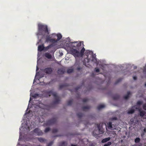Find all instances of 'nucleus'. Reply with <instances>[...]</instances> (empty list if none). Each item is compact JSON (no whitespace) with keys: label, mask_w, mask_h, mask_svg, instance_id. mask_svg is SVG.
I'll return each instance as SVG.
<instances>
[{"label":"nucleus","mask_w":146,"mask_h":146,"mask_svg":"<svg viewBox=\"0 0 146 146\" xmlns=\"http://www.w3.org/2000/svg\"><path fill=\"white\" fill-rule=\"evenodd\" d=\"M90 107L89 106H84L82 107V109L83 110L85 111L86 110L89 109Z\"/></svg>","instance_id":"nucleus-24"},{"label":"nucleus","mask_w":146,"mask_h":146,"mask_svg":"<svg viewBox=\"0 0 146 146\" xmlns=\"http://www.w3.org/2000/svg\"><path fill=\"white\" fill-rule=\"evenodd\" d=\"M48 50V49H47V48H46V47H44V50L47 51Z\"/></svg>","instance_id":"nucleus-46"},{"label":"nucleus","mask_w":146,"mask_h":146,"mask_svg":"<svg viewBox=\"0 0 146 146\" xmlns=\"http://www.w3.org/2000/svg\"><path fill=\"white\" fill-rule=\"evenodd\" d=\"M86 55L88 56V53H87L86 54ZM91 58H88L89 56H88L87 57V58H85L84 59V61L85 62H86L88 63L90 62V61H91L92 62H96L97 61L96 59V58L93 56L92 55H91Z\"/></svg>","instance_id":"nucleus-4"},{"label":"nucleus","mask_w":146,"mask_h":146,"mask_svg":"<svg viewBox=\"0 0 146 146\" xmlns=\"http://www.w3.org/2000/svg\"><path fill=\"white\" fill-rule=\"evenodd\" d=\"M65 70L63 68H61L58 69L57 71L58 73L60 74H64L65 72Z\"/></svg>","instance_id":"nucleus-11"},{"label":"nucleus","mask_w":146,"mask_h":146,"mask_svg":"<svg viewBox=\"0 0 146 146\" xmlns=\"http://www.w3.org/2000/svg\"><path fill=\"white\" fill-rule=\"evenodd\" d=\"M143 107L144 110H146V103L143 104Z\"/></svg>","instance_id":"nucleus-41"},{"label":"nucleus","mask_w":146,"mask_h":146,"mask_svg":"<svg viewBox=\"0 0 146 146\" xmlns=\"http://www.w3.org/2000/svg\"><path fill=\"white\" fill-rule=\"evenodd\" d=\"M69 86L67 84H63L60 85L59 86V89H61L62 88H64L65 87H67Z\"/></svg>","instance_id":"nucleus-14"},{"label":"nucleus","mask_w":146,"mask_h":146,"mask_svg":"<svg viewBox=\"0 0 146 146\" xmlns=\"http://www.w3.org/2000/svg\"><path fill=\"white\" fill-rule=\"evenodd\" d=\"M70 53L72 54L75 57H82L84 55H82L80 54V51L79 52L76 49L72 48L70 50Z\"/></svg>","instance_id":"nucleus-3"},{"label":"nucleus","mask_w":146,"mask_h":146,"mask_svg":"<svg viewBox=\"0 0 146 146\" xmlns=\"http://www.w3.org/2000/svg\"><path fill=\"white\" fill-rule=\"evenodd\" d=\"M61 135H56V137H58V136H61Z\"/></svg>","instance_id":"nucleus-57"},{"label":"nucleus","mask_w":146,"mask_h":146,"mask_svg":"<svg viewBox=\"0 0 146 146\" xmlns=\"http://www.w3.org/2000/svg\"><path fill=\"white\" fill-rule=\"evenodd\" d=\"M53 45L52 44H50L48 46H47L46 47V48H47V49L48 50L50 48H51L53 46Z\"/></svg>","instance_id":"nucleus-36"},{"label":"nucleus","mask_w":146,"mask_h":146,"mask_svg":"<svg viewBox=\"0 0 146 146\" xmlns=\"http://www.w3.org/2000/svg\"><path fill=\"white\" fill-rule=\"evenodd\" d=\"M69 90L71 92H72L73 91L72 89H72H70V90Z\"/></svg>","instance_id":"nucleus-51"},{"label":"nucleus","mask_w":146,"mask_h":146,"mask_svg":"<svg viewBox=\"0 0 146 146\" xmlns=\"http://www.w3.org/2000/svg\"><path fill=\"white\" fill-rule=\"evenodd\" d=\"M50 42L54 43L57 42V41L56 40H55L54 39L51 38Z\"/></svg>","instance_id":"nucleus-30"},{"label":"nucleus","mask_w":146,"mask_h":146,"mask_svg":"<svg viewBox=\"0 0 146 146\" xmlns=\"http://www.w3.org/2000/svg\"><path fill=\"white\" fill-rule=\"evenodd\" d=\"M108 127V129H115V127L116 124H112V122H110L107 124Z\"/></svg>","instance_id":"nucleus-9"},{"label":"nucleus","mask_w":146,"mask_h":146,"mask_svg":"<svg viewBox=\"0 0 146 146\" xmlns=\"http://www.w3.org/2000/svg\"><path fill=\"white\" fill-rule=\"evenodd\" d=\"M49 32L48 30L47 25L39 24L38 25V32L37 35H42L44 36L46 35H48Z\"/></svg>","instance_id":"nucleus-1"},{"label":"nucleus","mask_w":146,"mask_h":146,"mask_svg":"<svg viewBox=\"0 0 146 146\" xmlns=\"http://www.w3.org/2000/svg\"><path fill=\"white\" fill-rule=\"evenodd\" d=\"M105 106L104 105H99L97 107V109L98 110H100L102 108H104Z\"/></svg>","instance_id":"nucleus-22"},{"label":"nucleus","mask_w":146,"mask_h":146,"mask_svg":"<svg viewBox=\"0 0 146 146\" xmlns=\"http://www.w3.org/2000/svg\"><path fill=\"white\" fill-rule=\"evenodd\" d=\"M140 141V139L139 137H136L135 140V142L136 143H139Z\"/></svg>","instance_id":"nucleus-27"},{"label":"nucleus","mask_w":146,"mask_h":146,"mask_svg":"<svg viewBox=\"0 0 146 146\" xmlns=\"http://www.w3.org/2000/svg\"><path fill=\"white\" fill-rule=\"evenodd\" d=\"M110 139V137H108V138H106L103 139L102 141V143H104L107 142L109 141Z\"/></svg>","instance_id":"nucleus-18"},{"label":"nucleus","mask_w":146,"mask_h":146,"mask_svg":"<svg viewBox=\"0 0 146 146\" xmlns=\"http://www.w3.org/2000/svg\"><path fill=\"white\" fill-rule=\"evenodd\" d=\"M122 80V78H119V79L117 81L115 82V84H116L119 82H121Z\"/></svg>","instance_id":"nucleus-39"},{"label":"nucleus","mask_w":146,"mask_h":146,"mask_svg":"<svg viewBox=\"0 0 146 146\" xmlns=\"http://www.w3.org/2000/svg\"><path fill=\"white\" fill-rule=\"evenodd\" d=\"M135 111V110L134 109H131L130 110H129L128 112L127 113L128 114H132Z\"/></svg>","instance_id":"nucleus-28"},{"label":"nucleus","mask_w":146,"mask_h":146,"mask_svg":"<svg viewBox=\"0 0 146 146\" xmlns=\"http://www.w3.org/2000/svg\"><path fill=\"white\" fill-rule=\"evenodd\" d=\"M88 124V123H87V124Z\"/></svg>","instance_id":"nucleus-60"},{"label":"nucleus","mask_w":146,"mask_h":146,"mask_svg":"<svg viewBox=\"0 0 146 146\" xmlns=\"http://www.w3.org/2000/svg\"><path fill=\"white\" fill-rule=\"evenodd\" d=\"M58 131V130L56 129H54L52 130V133H54L57 132Z\"/></svg>","instance_id":"nucleus-33"},{"label":"nucleus","mask_w":146,"mask_h":146,"mask_svg":"<svg viewBox=\"0 0 146 146\" xmlns=\"http://www.w3.org/2000/svg\"><path fill=\"white\" fill-rule=\"evenodd\" d=\"M111 144V142H108L107 144H105L104 146H110Z\"/></svg>","instance_id":"nucleus-34"},{"label":"nucleus","mask_w":146,"mask_h":146,"mask_svg":"<svg viewBox=\"0 0 146 146\" xmlns=\"http://www.w3.org/2000/svg\"><path fill=\"white\" fill-rule=\"evenodd\" d=\"M81 86H78L75 89V90L76 92H77V91L79 89H80L81 88Z\"/></svg>","instance_id":"nucleus-32"},{"label":"nucleus","mask_w":146,"mask_h":146,"mask_svg":"<svg viewBox=\"0 0 146 146\" xmlns=\"http://www.w3.org/2000/svg\"><path fill=\"white\" fill-rule=\"evenodd\" d=\"M50 130V129L49 127H47L44 130V132L45 133H47Z\"/></svg>","instance_id":"nucleus-35"},{"label":"nucleus","mask_w":146,"mask_h":146,"mask_svg":"<svg viewBox=\"0 0 146 146\" xmlns=\"http://www.w3.org/2000/svg\"><path fill=\"white\" fill-rule=\"evenodd\" d=\"M27 128H28V129H29L30 128H29V127H27Z\"/></svg>","instance_id":"nucleus-56"},{"label":"nucleus","mask_w":146,"mask_h":146,"mask_svg":"<svg viewBox=\"0 0 146 146\" xmlns=\"http://www.w3.org/2000/svg\"><path fill=\"white\" fill-rule=\"evenodd\" d=\"M94 133H95V132H93V135H94V136H96V135H97V134H96V133H95V134H96V135H95V134Z\"/></svg>","instance_id":"nucleus-48"},{"label":"nucleus","mask_w":146,"mask_h":146,"mask_svg":"<svg viewBox=\"0 0 146 146\" xmlns=\"http://www.w3.org/2000/svg\"><path fill=\"white\" fill-rule=\"evenodd\" d=\"M45 93L50 96L51 95H52L54 97L56 98L57 94L56 92H53L52 90H51L49 91H45Z\"/></svg>","instance_id":"nucleus-6"},{"label":"nucleus","mask_w":146,"mask_h":146,"mask_svg":"<svg viewBox=\"0 0 146 146\" xmlns=\"http://www.w3.org/2000/svg\"><path fill=\"white\" fill-rule=\"evenodd\" d=\"M140 115L141 117H143L145 119H146V112L144 111H140Z\"/></svg>","instance_id":"nucleus-12"},{"label":"nucleus","mask_w":146,"mask_h":146,"mask_svg":"<svg viewBox=\"0 0 146 146\" xmlns=\"http://www.w3.org/2000/svg\"><path fill=\"white\" fill-rule=\"evenodd\" d=\"M55 99V100L53 102V103L54 104H58L60 101L58 97L56 95V97H54Z\"/></svg>","instance_id":"nucleus-15"},{"label":"nucleus","mask_w":146,"mask_h":146,"mask_svg":"<svg viewBox=\"0 0 146 146\" xmlns=\"http://www.w3.org/2000/svg\"><path fill=\"white\" fill-rule=\"evenodd\" d=\"M130 94V92L129 91L127 92V94L125 96L123 97V98L125 100H127L129 98Z\"/></svg>","instance_id":"nucleus-19"},{"label":"nucleus","mask_w":146,"mask_h":146,"mask_svg":"<svg viewBox=\"0 0 146 146\" xmlns=\"http://www.w3.org/2000/svg\"><path fill=\"white\" fill-rule=\"evenodd\" d=\"M44 56L48 59H51L52 58V55L48 52L44 54Z\"/></svg>","instance_id":"nucleus-16"},{"label":"nucleus","mask_w":146,"mask_h":146,"mask_svg":"<svg viewBox=\"0 0 146 146\" xmlns=\"http://www.w3.org/2000/svg\"><path fill=\"white\" fill-rule=\"evenodd\" d=\"M117 117H115L112 118V120H117Z\"/></svg>","instance_id":"nucleus-45"},{"label":"nucleus","mask_w":146,"mask_h":146,"mask_svg":"<svg viewBox=\"0 0 146 146\" xmlns=\"http://www.w3.org/2000/svg\"><path fill=\"white\" fill-rule=\"evenodd\" d=\"M71 146H77L76 145H74L72 144L71 145Z\"/></svg>","instance_id":"nucleus-49"},{"label":"nucleus","mask_w":146,"mask_h":146,"mask_svg":"<svg viewBox=\"0 0 146 146\" xmlns=\"http://www.w3.org/2000/svg\"><path fill=\"white\" fill-rule=\"evenodd\" d=\"M77 116L79 118H80L84 116V114L81 113H79L77 114Z\"/></svg>","instance_id":"nucleus-21"},{"label":"nucleus","mask_w":146,"mask_h":146,"mask_svg":"<svg viewBox=\"0 0 146 146\" xmlns=\"http://www.w3.org/2000/svg\"><path fill=\"white\" fill-rule=\"evenodd\" d=\"M88 100L87 98H84L83 99L82 101L83 102H86L88 101Z\"/></svg>","instance_id":"nucleus-43"},{"label":"nucleus","mask_w":146,"mask_h":146,"mask_svg":"<svg viewBox=\"0 0 146 146\" xmlns=\"http://www.w3.org/2000/svg\"><path fill=\"white\" fill-rule=\"evenodd\" d=\"M67 144V143L65 141H62L60 143L59 146H66Z\"/></svg>","instance_id":"nucleus-23"},{"label":"nucleus","mask_w":146,"mask_h":146,"mask_svg":"<svg viewBox=\"0 0 146 146\" xmlns=\"http://www.w3.org/2000/svg\"><path fill=\"white\" fill-rule=\"evenodd\" d=\"M71 43L72 44L73 43H76V46L72 45V46L73 47H75L78 50H80V54L82 55L84 54V53L85 51V48L84 47V44L83 43V42H80L78 43V42H72Z\"/></svg>","instance_id":"nucleus-2"},{"label":"nucleus","mask_w":146,"mask_h":146,"mask_svg":"<svg viewBox=\"0 0 146 146\" xmlns=\"http://www.w3.org/2000/svg\"><path fill=\"white\" fill-rule=\"evenodd\" d=\"M57 39H56L57 42L62 38V36L60 34H58L57 35Z\"/></svg>","instance_id":"nucleus-20"},{"label":"nucleus","mask_w":146,"mask_h":146,"mask_svg":"<svg viewBox=\"0 0 146 146\" xmlns=\"http://www.w3.org/2000/svg\"><path fill=\"white\" fill-rule=\"evenodd\" d=\"M44 44H42L38 46V50L39 51L41 52L42 50H44Z\"/></svg>","instance_id":"nucleus-13"},{"label":"nucleus","mask_w":146,"mask_h":146,"mask_svg":"<svg viewBox=\"0 0 146 146\" xmlns=\"http://www.w3.org/2000/svg\"><path fill=\"white\" fill-rule=\"evenodd\" d=\"M82 69V68H81V67H80L79 66H78L77 68H76V70H78V71H79L80 70H81V69Z\"/></svg>","instance_id":"nucleus-44"},{"label":"nucleus","mask_w":146,"mask_h":146,"mask_svg":"<svg viewBox=\"0 0 146 146\" xmlns=\"http://www.w3.org/2000/svg\"><path fill=\"white\" fill-rule=\"evenodd\" d=\"M145 85L146 86V83L145 84Z\"/></svg>","instance_id":"nucleus-59"},{"label":"nucleus","mask_w":146,"mask_h":146,"mask_svg":"<svg viewBox=\"0 0 146 146\" xmlns=\"http://www.w3.org/2000/svg\"><path fill=\"white\" fill-rule=\"evenodd\" d=\"M133 146H136V145H133Z\"/></svg>","instance_id":"nucleus-58"},{"label":"nucleus","mask_w":146,"mask_h":146,"mask_svg":"<svg viewBox=\"0 0 146 146\" xmlns=\"http://www.w3.org/2000/svg\"><path fill=\"white\" fill-rule=\"evenodd\" d=\"M51 39V37L50 36H47L46 38V42H50Z\"/></svg>","instance_id":"nucleus-26"},{"label":"nucleus","mask_w":146,"mask_h":146,"mask_svg":"<svg viewBox=\"0 0 146 146\" xmlns=\"http://www.w3.org/2000/svg\"><path fill=\"white\" fill-rule=\"evenodd\" d=\"M73 102V100H70L68 101V105L69 106L71 105Z\"/></svg>","instance_id":"nucleus-31"},{"label":"nucleus","mask_w":146,"mask_h":146,"mask_svg":"<svg viewBox=\"0 0 146 146\" xmlns=\"http://www.w3.org/2000/svg\"><path fill=\"white\" fill-rule=\"evenodd\" d=\"M137 78L136 76H134L133 77V79L134 80H136L137 79Z\"/></svg>","instance_id":"nucleus-47"},{"label":"nucleus","mask_w":146,"mask_h":146,"mask_svg":"<svg viewBox=\"0 0 146 146\" xmlns=\"http://www.w3.org/2000/svg\"><path fill=\"white\" fill-rule=\"evenodd\" d=\"M101 124L100 123L99 124H97V126L98 128V134H102L103 133V130L102 128H101L100 127V125Z\"/></svg>","instance_id":"nucleus-10"},{"label":"nucleus","mask_w":146,"mask_h":146,"mask_svg":"<svg viewBox=\"0 0 146 146\" xmlns=\"http://www.w3.org/2000/svg\"><path fill=\"white\" fill-rule=\"evenodd\" d=\"M119 96L117 94H115L112 97L113 99V100H117L119 99Z\"/></svg>","instance_id":"nucleus-17"},{"label":"nucleus","mask_w":146,"mask_h":146,"mask_svg":"<svg viewBox=\"0 0 146 146\" xmlns=\"http://www.w3.org/2000/svg\"><path fill=\"white\" fill-rule=\"evenodd\" d=\"M73 69L72 68L68 69L67 70V72L68 73H71L73 72Z\"/></svg>","instance_id":"nucleus-29"},{"label":"nucleus","mask_w":146,"mask_h":146,"mask_svg":"<svg viewBox=\"0 0 146 146\" xmlns=\"http://www.w3.org/2000/svg\"><path fill=\"white\" fill-rule=\"evenodd\" d=\"M95 71L96 72L98 73L100 72V70L98 68H95Z\"/></svg>","instance_id":"nucleus-38"},{"label":"nucleus","mask_w":146,"mask_h":146,"mask_svg":"<svg viewBox=\"0 0 146 146\" xmlns=\"http://www.w3.org/2000/svg\"><path fill=\"white\" fill-rule=\"evenodd\" d=\"M143 131L144 132H145L146 131V129L145 128H144Z\"/></svg>","instance_id":"nucleus-50"},{"label":"nucleus","mask_w":146,"mask_h":146,"mask_svg":"<svg viewBox=\"0 0 146 146\" xmlns=\"http://www.w3.org/2000/svg\"><path fill=\"white\" fill-rule=\"evenodd\" d=\"M56 119L53 118L46 121L45 124L47 126L50 125L55 124L56 122Z\"/></svg>","instance_id":"nucleus-5"},{"label":"nucleus","mask_w":146,"mask_h":146,"mask_svg":"<svg viewBox=\"0 0 146 146\" xmlns=\"http://www.w3.org/2000/svg\"><path fill=\"white\" fill-rule=\"evenodd\" d=\"M53 143V141H51L47 145V146H51Z\"/></svg>","instance_id":"nucleus-40"},{"label":"nucleus","mask_w":146,"mask_h":146,"mask_svg":"<svg viewBox=\"0 0 146 146\" xmlns=\"http://www.w3.org/2000/svg\"><path fill=\"white\" fill-rule=\"evenodd\" d=\"M38 70V67L37 66L36 67V70Z\"/></svg>","instance_id":"nucleus-54"},{"label":"nucleus","mask_w":146,"mask_h":146,"mask_svg":"<svg viewBox=\"0 0 146 146\" xmlns=\"http://www.w3.org/2000/svg\"><path fill=\"white\" fill-rule=\"evenodd\" d=\"M146 70V68L144 70H143V72H145V70Z\"/></svg>","instance_id":"nucleus-55"},{"label":"nucleus","mask_w":146,"mask_h":146,"mask_svg":"<svg viewBox=\"0 0 146 146\" xmlns=\"http://www.w3.org/2000/svg\"><path fill=\"white\" fill-rule=\"evenodd\" d=\"M53 71V69L51 67H48L45 68L44 70V72L47 74H51Z\"/></svg>","instance_id":"nucleus-7"},{"label":"nucleus","mask_w":146,"mask_h":146,"mask_svg":"<svg viewBox=\"0 0 146 146\" xmlns=\"http://www.w3.org/2000/svg\"><path fill=\"white\" fill-rule=\"evenodd\" d=\"M38 141L41 143H43L46 141V140L44 138H38Z\"/></svg>","instance_id":"nucleus-25"},{"label":"nucleus","mask_w":146,"mask_h":146,"mask_svg":"<svg viewBox=\"0 0 146 146\" xmlns=\"http://www.w3.org/2000/svg\"><path fill=\"white\" fill-rule=\"evenodd\" d=\"M142 104V101H139L137 102V104L138 105H141Z\"/></svg>","instance_id":"nucleus-42"},{"label":"nucleus","mask_w":146,"mask_h":146,"mask_svg":"<svg viewBox=\"0 0 146 146\" xmlns=\"http://www.w3.org/2000/svg\"><path fill=\"white\" fill-rule=\"evenodd\" d=\"M40 41L41 40H39V41L38 42L37 44H38L40 42Z\"/></svg>","instance_id":"nucleus-53"},{"label":"nucleus","mask_w":146,"mask_h":146,"mask_svg":"<svg viewBox=\"0 0 146 146\" xmlns=\"http://www.w3.org/2000/svg\"><path fill=\"white\" fill-rule=\"evenodd\" d=\"M77 64H78V63L77 62H76L75 64V65L76 66Z\"/></svg>","instance_id":"nucleus-52"},{"label":"nucleus","mask_w":146,"mask_h":146,"mask_svg":"<svg viewBox=\"0 0 146 146\" xmlns=\"http://www.w3.org/2000/svg\"><path fill=\"white\" fill-rule=\"evenodd\" d=\"M33 131L34 133L37 134V135H41L43 134L42 131L38 128L35 129Z\"/></svg>","instance_id":"nucleus-8"},{"label":"nucleus","mask_w":146,"mask_h":146,"mask_svg":"<svg viewBox=\"0 0 146 146\" xmlns=\"http://www.w3.org/2000/svg\"><path fill=\"white\" fill-rule=\"evenodd\" d=\"M38 96V94H34L33 97L35 98H36Z\"/></svg>","instance_id":"nucleus-37"}]
</instances>
